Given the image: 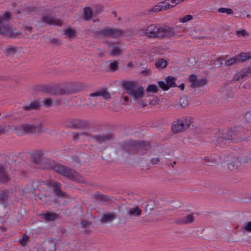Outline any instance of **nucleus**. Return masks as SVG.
<instances>
[{
  "instance_id": "0eeeda50",
  "label": "nucleus",
  "mask_w": 251,
  "mask_h": 251,
  "mask_svg": "<svg viewBox=\"0 0 251 251\" xmlns=\"http://www.w3.org/2000/svg\"><path fill=\"white\" fill-rule=\"evenodd\" d=\"M100 38L111 37L117 38L124 33L122 29L107 27L94 32Z\"/></svg>"
},
{
  "instance_id": "338daca9",
  "label": "nucleus",
  "mask_w": 251,
  "mask_h": 251,
  "mask_svg": "<svg viewBox=\"0 0 251 251\" xmlns=\"http://www.w3.org/2000/svg\"><path fill=\"white\" fill-rule=\"evenodd\" d=\"M12 117V115L9 114H6L4 116H3V118L5 119H9L10 118Z\"/></svg>"
},
{
  "instance_id": "49530a36",
  "label": "nucleus",
  "mask_w": 251,
  "mask_h": 251,
  "mask_svg": "<svg viewBox=\"0 0 251 251\" xmlns=\"http://www.w3.org/2000/svg\"><path fill=\"white\" fill-rule=\"evenodd\" d=\"M32 32V27L31 26H26L25 29V33L26 35L28 38H32L33 37L31 35Z\"/></svg>"
},
{
  "instance_id": "4c0bfd02",
  "label": "nucleus",
  "mask_w": 251,
  "mask_h": 251,
  "mask_svg": "<svg viewBox=\"0 0 251 251\" xmlns=\"http://www.w3.org/2000/svg\"><path fill=\"white\" fill-rule=\"evenodd\" d=\"M236 57H238V60L239 61H245L247 59L251 58V56L250 55V53H246L244 52H241Z\"/></svg>"
},
{
  "instance_id": "a19ab883",
  "label": "nucleus",
  "mask_w": 251,
  "mask_h": 251,
  "mask_svg": "<svg viewBox=\"0 0 251 251\" xmlns=\"http://www.w3.org/2000/svg\"><path fill=\"white\" fill-rule=\"evenodd\" d=\"M158 84L159 87L164 91H167L170 88L167 82L165 83L163 81H159Z\"/></svg>"
},
{
  "instance_id": "774afa93",
  "label": "nucleus",
  "mask_w": 251,
  "mask_h": 251,
  "mask_svg": "<svg viewBox=\"0 0 251 251\" xmlns=\"http://www.w3.org/2000/svg\"><path fill=\"white\" fill-rule=\"evenodd\" d=\"M178 87L180 88V90H183L184 89V84L183 83H182L178 86Z\"/></svg>"
},
{
  "instance_id": "cd10ccee",
  "label": "nucleus",
  "mask_w": 251,
  "mask_h": 251,
  "mask_svg": "<svg viewBox=\"0 0 251 251\" xmlns=\"http://www.w3.org/2000/svg\"><path fill=\"white\" fill-rule=\"evenodd\" d=\"M161 11H163L162 1L158 3L156 5L149 9L148 10V13L151 14V13H156Z\"/></svg>"
},
{
  "instance_id": "680f3d73",
  "label": "nucleus",
  "mask_w": 251,
  "mask_h": 251,
  "mask_svg": "<svg viewBox=\"0 0 251 251\" xmlns=\"http://www.w3.org/2000/svg\"><path fill=\"white\" fill-rule=\"evenodd\" d=\"M80 136L90 137L91 133L88 131H84L79 133Z\"/></svg>"
},
{
  "instance_id": "72a5a7b5",
  "label": "nucleus",
  "mask_w": 251,
  "mask_h": 251,
  "mask_svg": "<svg viewBox=\"0 0 251 251\" xmlns=\"http://www.w3.org/2000/svg\"><path fill=\"white\" fill-rule=\"evenodd\" d=\"M75 30L70 27H67L64 31V34L68 37L70 39L73 38L75 37Z\"/></svg>"
},
{
  "instance_id": "c9c22d12",
  "label": "nucleus",
  "mask_w": 251,
  "mask_h": 251,
  "mask_svg": "<svg viewBox=\"0 0 251 251\" xmlns=\"http://www.w3.org/2000/svg\"><path fill=\"white\" fill-rule=\"evenodd\" d=\"M4 52L7 55H10L16 53V48L12 46H8L4 49Z\"/></svg>"
},
{
  "instance_id": "412c9836",
  "label": "nucleus",
  "mask_w": 251,
  "mask_h": 251,
  "mask_svg": "<svg viewBox=\"0 0 251 251\" xmlns=\"http://www.w3.org/2000/svg\"><path fill=\"white\" fill-rule=\"evenodd\" d=\"M32 125L29 124H23L15 127V130L17 132L23 131L25 134L32 133Z\"/></svg>"
},
{
  "instance_id": "f3484780",
  "label": "nucleus",
  "mask_w": 251,
  "mask_h": 251,
  "mask_svg": "<svg viewBox=\"0 0 251 251\" xmlns=\"http://www.w3.org/2000/svg\"><path fill=\"white\" fill-rule=\"evenodd\" d=\"M113 135L112 133H106L103 134H97L93 135L92 138L99 144H102L113 139Z\"/></svg>"
},
{
  "instance_id": "473e14b6",
  "label": "nucleus",
  "mask_w": 251,
  "mask_h": 251,
  "mask_svg": "<svg viewBox=\"0 0 251 251\" xmlns=\"http://www.w3.org/2000/svg\"><path fill=\"white\" fill-rule=\"evenodd\" d=\"M46 131L45 129L43 128L42 124L37 126L32 125V133H38L44 132Z\"/></svg>"
},
{
  "instance_id": "39448f33",
  "label": "nucleus",
  "mask_w": 251,
  "mask_h": 251,
  "mask_svg": "<svg viewBox=\"0 0 251 251\" xmlns=\"http://www.w3.org/2000/svg\"><path fill=\"white\" fill-rule=\"evenodd\" d=\"M160 24H151L146 27L138 29V33L142 36L149 38L158 39Z\"/></svg>"
},
{
  "instance_id": "6e6d98bb",
  "label": "nucleus",
  "mask_w": 251,
  "mask_h": 251,
  "mask_svg": "<svg viewBox=\"0 0 251 251\" xmlns=\"http://www.w3.org/2000/svg\"><path fill=\"white\" fill-rule=\"evenodd\" d=\"M38 181H35L32 183L31 185V191L33 194H34L35 191L38 189Z\"/></svg>"
},
{
  "instance_id": "37998d69",
  "label": "nucleus",
  "mask_w": 251,
  "mask_h": 251,
  "mask_svg": "<svg viewBox=\"0 0 251 251\" xmlns=\"http://www.w3.org/2000/svg\"><path fill=\"white\" fill-rule=\"evenodd\" d=\"M238 61V57L236 56L235 57H232L228 59V60L226 61L225 66H231L235 63Z\"/></svg>"
},
{
  "instance_id": "f8f14e48",
  "label": "nucleus",
  "mask_w": 251,
  "mask_h": 251,
  "mask_svg": "<svg viewBox=\"0 0 251 251\" xmlns=\"http://www.w3.org/2000/svg\"><path fill=\"white\" fill-rule=\"evenodd\" d=\"M236 134V133L235 131L232 130H228L224 138L220 137L217 140L218 144L223 143L225 140H231L235 142H237L238 141H243L247 138V137L242 138L241 137H239L238 138H234V137Z\"/></svg>"
},
{
  "instance_id": "4be33fe9",
  "label": "nucleus",
  "mask_w": 251,
  "mask_h": 251,
  "mask_svg": "<svg viewBox=\"0 0 251 251\" xmlns=\"http://www.w3.org/2000/svg\"><path fill=\"white\" fill-rule=\"evenodd\" d=\"M42 218L45 221H52L58 218V215L55 212H47L41 214Z\"/></svg>"
},
{
  "instance_id": "5701e85b",
  "label": "nucleus",
  "mask_w": 251,
  "mask_h": 251,
  "mask_svg": "<svg viewBox=\"0 0 251 251\" xmlns=\"http://www.w3.org/2000/svg\"><path fill=\"white\" fill-rule=\"evenodd\" d=\"M194 216L192 214H189L184 218L178 219L176 223L179 224H189L194 221Z\"/></svg>"
},
{
  "instance_id": "bb28decb",
  "label": "nucleus",
  "mask_w": 251,
  "mask_h": 251,
  "mask_svg": "<svg viewBox=\"0 0 251 251\" xmlns=\"http://www.w3.org/2000/svg\"><path fill=\"white\" fill-rule=\"evenodd\" d=\"M9 179L8 176L3 167L0 166V183H4Z\"/></svg>"
},
{
  "instance_id": "c756f323",
  "label": "nucleus",
  "mask_w": 251,
  "mask_h": 251,
  "mask_svg": "<svg viewBox=\"0 0 251 251\" xmlns=\"http://www.w3.org/2000/svg\"><path fill=\"white\" fill-rule=\"evenodd\" d=\"M167 65V62L166 60L163 58L157 59L155 63L156 68L158 69H163L166 67Z\"/></svg>"
},
{
  "instance_id": "052dcab7",
  "label": "nucleus",
  "mask_w": 251,
  "mask_h": 251,
  "mask_svg": "<svg viewBox=\"0 0 251 251\" xmlns=\"http://www.w3.org/2000/svg\"><path fill=\"white\" fill-rule=\"evenodd\" d=\"M151 73V70L150 69L146 68L145 70H142L141 71V74L145 75L147 76L149 75Z\"/></svg>"
},
{
  "instance_id": "2f4dec72",
  "label": "nucleus",
  "mask_w": 251,
  "mask_h": 251,
  "mask_svg": "<svg viewBox=\"0 0 251 251\" xmlns=\"http://www.w3.org/2000/svg\"><path fill=\"white\" fill-rule=\"evenodd\" d=\"M116 44L117 45L112 46V50L110 51V55L112 56L119 55L123 52L122 50L118 46V43H117Z\"/></svg>"
},
{
  "instance_id": "aec40b11",
  "label": "nucleus",
  "mask_w": 251,
  "mask_h": 251,
  "mask_svg": "<svg viewBox=\"0 0 251 251\" xmlns=\"http://www.w3.org/2000/svg\"><path fill=\"white\" fill-rule=\"evenodd\" d=\"M117 218L116 215L113 212H109L104 214L101 218V223H109Z\"/></svg>"
},
{
  "instance_id": "ddd939ff",
  "label": "nucleus",
  "mask_w": 251,
  "mask_h": 251,
  "mask_svg": "<svg viewBox=\"0 0 251 251\" xmlns=\"http://www.w3.org/2000/svg\"><path fill=\"white\" fill-rule=\"evenodd\" d=\"M89 96L91 98L99 97L101 96L104 100H108L111 98V94L107 89H100L94 92L90 93Z\"/></svg>"
},
{
  "instance_id": "a211bd4d",
  "label": "nucleus",
  "mask_w": 251,
  "mask_h": 251,
  "mask_svg": "<svg viewBox=\"0 0 251 251\" xmlns=\"http://www.w3.org/2000/svg\"><path fill=\"white\" fill-rule=\"evenodd\" d=\"M72 127L74 128L80 129H87L90 127V124L89 122L86 121L76 120L72 122Z\"/></svg>"
},
{
  "instance_id": "7ed1b4c3",
  "label": "nucleus",
  "mask_w": 251,
  "mask_h": 251,
  "mask_svg": "<svg viewBox=\"0 0 251 251\" xmlns=\"http://www.w3.org/2000/svg\"><path fill=\"white\" fill-rule=\"evenodd\" d=\"M53 170L56 173L61 174L69 179L79 183H85L83 177L74 169L61 164H55L53 167Z\"/></svg>"
},
{
  "instance_id": "5fc2aeb1",
  "label": "nucleus",
  "mask_w": 251,
  "mask_h": 251,
  "mask_svg": "<svg viewBox=\"0 0 251 251\" xmlns=\"http://www.w3.org/2000/svg\"><path fill=\"white\" fill-rule=\"evenodd\" d=\"M204 160L205 161L206 163L208 165H210L211 164L215 163L216 162V159H213V158H209V157L205 158L204 159Z\"/></svg>"
},
{
  "instance_id": "a18cd8bd",
  "label": "nucleus",
  "mask_w": 251,
  "mask_h": 251,
  "mask_svg": "<svg viewBox=\"0 0 251 251\" xmlns=\"http://www.w3.org/2000/svg\"><path fill=\"white\" fill-rule=\"evenodd\" d=\"M147 92H151L155 93L158 91V87L154 84H151L148 86L146 89Z\"/></svg>"
},
{
  "instance_id": "20e7f679",
  "label": "nucleus",
  "mask_w": 251,
  "mask_h": 251,
  "mask_svg": "<svg viewBox=\"0 0 251 251\" xmlns=\"http://www.w3.org/2000/svg\"><path fill=\"white\" fill-rule=\"evenodd\" d=\"M122 88L135 100L142 98L144 95V88L135 81H127L122 84Z\"/></svg>"
},
{
  "instance_id": "09e8293b",
  "label": "nucleus",
  "mask_w": 251,
  "mask_h": 251,
  "mask_svg": "<svg viewBox=\"0 0 251 251\" xmlns=\"http://www.w3.org/2000/svg\"><path fill=\"white\" fill-rule=\"evenodd\" d=\"M193 19V16L191 15H187L185 16L184 17L180 18L179 21L181 23H186Z\"/></svg>"
},
{
  "instance_id": "c85d7f7f",
  "label": "nucleus",
  "mask_w": 251,
  "mask_h": 251,
  "mask_svg": "<svg viewBox=\"0 0 251 251\" xmlns=\"http://www.w3.org/2000/svg\"><path fill=\"white\" fill-rule=\"evenodd\" d=\"M39 102L37 101H33L30 104L28 105H25L23 108L24 110L29 111L32 109H37L39 108Z\"/></svg>"
},
{
  "instance_id": "bf43d9fd",
  "label": "nucleus",
  "mask_w": 251,
  "mask_h": 251,
  "mask_svg": "<svg viewBox=\"0 0 251 251\" xmlns=\"http://www.w3.org/2000/svg\"><path fill=\"white\" fill-rule=\"evenodd\" d=\"M160 158L159 157H154L152 158L151 160V164L155 165L159 163L160 162Z\"/></svg>"
},
{
  "instance_id": "e2e57ef3",
  "label": "nucleus",
  "mask_w": 251,
  "mask_h": 251,
  "mask_svg": "<svg viewBox=\"0 0 251 251\" xmlns=\"http://www.w3.org/2000/svg\"><path fill=\"white\" fill-rule=\"evenodd\" d=\"M73 138L74 140H78L80 135V133L78 132H73Z\"/></svg>"
},
{
  "instance_id": "f03ea898",
  "label": "nucleus",
  "mask_w": 251,
  "mask_h": 251,
  "mask_svg": "<svg viewBox=\"0 0 251 251\" xmlns=\"http://www.w3.org/2000/svg\"><path fill=\"white\" fill-rule=\"evenodd\" d=\"M12 15L8 11L5 12L0 15V35L8 38H16L17 32H15L13 28L8 24L11 19ZM17 33H18L17 32Z\"/></svg>"
},
{
  "instance_id": "7c9ffc66",
  "label": "nucleus",
  "mask_w": 251,
  "mask_h": 251,
  "mask_svg": "<svg viewBox=\"0 0 251 251\" xmlns=\"http://www.w3.org/2000/svg\"><path fill=\"white\" fill-rule=\"evenodd\" d=\"M93 15V11L90 7H85L83 9V15L86 21L90 20Z\"/></svg>"
},
{
  "instance_id": "a878e982",
  "label": "nucleus",
  "mask_w": 251,
  "mask_h": 251,
  "mask_svg": "<svg viewBox=\"0 0 251 251\" xmlns=\"http://www.w3.org/2000/svg\"><path fill=\"white\" fill-rule=\"evenodd\" d=\"M142 210L138 206H136L134 207L130 208L128 212L129 215L135 217L140 216L142 214Z\"/></svg>"
},
{
  "instance_id": "6e6552de",
  "label": "nucleus",
  "mask_w": 251,
  "mask_h": 251,
  "mask_svg": "<svg viewBox=\"0 0 251 251\" xmlns=\"http://www.w3.org/2000/svg\"><path fill=\"white\" fill-rule=\"evenodd\" d=\"M225 161L227 163V169L231 172L238 170L241 164L240 158L232 154L226 157Z\"/></svg>"
},
{
  "instance_id": "4468645a",
  "label": "nucleus",
  "mask_w": 251,
  "mask_h": 251,
  "mask_svg": "<svg viewBox=\"0 0 251 251\" xmlns=\"http://www.w3.org/2000/svg\"><path fill=\"white\" fill-rule=\"evenodd\" d=\"M42 21L49 25H62V21L52 16L51 14H44L41 18Z\"/></svg>"
},
{
  "instance_id": "1a4fd4ad",
  "label": "nucleus",
  "mask_w": 251,
  "mask_h": 251,
  "mask_svg": "<svg viewBox=\"0 0 251 251\" xmlns=\"http://www.w3.org/2000/svg\"><path fill=\"white\" fill-rule=\"evenodd\" d=\"M176 35V32L174 27L160 25L159 38L160 39H169Z\"/></svg>"
},
{
  "instance_id": "3c124183",
  "label": "nucleus",
  "mask_w": 251,
  "mask_h": 251,
  "mask_svg": "<svg viewBox=\"0 0 251 251\" xmlns=\"http://www.w3.org/2000/svg\"><path fill=\"white\" fill-rule=\"evenodd\" d=\"M43 103L44 105L47 107H50L52 105L53 101L51 99L47 98L45 99L43 101Z\"/></svg>"
},
{
  "instance_id": "603ef678",
  "label": "nucleus",
  "mask_w": 251,
  "mask_h": 251,
  "mask_svg": "<svg viewBox=\"0 0 251 251\" xmlns=\"http://www.w3.org/2000/svg\"><path fill=\"white\" fill-rule=\"evenodd\" d=\"M162 2L163 11L167 10L171 8L170 5V2H168V0L162 1Z\"/></svg>"
},
{
  "instance_id": "c03bdc74",
  "label": "nucleus",
  "mask_w": 251,
  "mask_h": 251,
  "mask_svg": "<svg viewBox=\"0 0 251 251\" xmlns=\"http://www.w3.org/2000/svg\"><path fill=\"white\" fill-rule=\"evenodd\" d=\"M242 230L251 232V221L248 222L242 226Z\"/></svg>"
},
{
  "instance_id": "de8ad7c7",
  "label": "nucleus",
  "mask_w": 251,
  "mask_h": 251,
  "mask_svg": "<svg viewBox=\"0 0 251 251\" xmlns=\"http://www.w3.org/2000/svg\"><path fill=\"white\" fill-rule=\"evenodd\" d=\"M46 249L48 251H55V244L52 242H48L46 244Z\"/></svg>"
},
{
  "instance_id": "58836bf2",
  "label": "nucleus",
  "mask_w": 251,
  "mask_h": 251,
  "mask_svg": "<svg viewBox=\"0 0 251 251\" xmlns=\"http://www.w3.org/2000/svg\"><path fill=\"white\" fill-rule=\"evenodd\" d=\"M9 198V196L8 195V191L7 190L4 191L0 195V202H3L7 200H8Z\"/></svg>"
},
{
  "instance_id": "69168bd1",
  "label": "nucleus",
  "mask_w": 251,
  "mask_h": 251,
  "mask_svg": "<svg viewBox=\"0 0 251 251\" xmlns=\"http://www.w3.org/2000/svg\"><path fill=\"white\" fill-rule=\"evenodd\" d=\"M5 126H0V135H2L5 133Z\"/></svg>"
},
{
  "instance_id": "6ab92c4d",
  "label": "nucleus",
  "mask_w": 251,
  "mask_h": 251,
  "mask_svg": "<svg viewBox=\"0 0 251 251\" xmlns=\"http://www.w3.org/2000/svg\"><path fill=\"white\" fill-rule=\"evenodd\" d=\"M33 161L37 164L43 163L45 161V152L42 151H38L33 154Z\"/></svg>"
},
{
  "instance_id": "8fccbe9b",
  "label": "nucleus",
  "mask_w": 251,
  "mask_h": 251,
  "mask_svg": "<svg viewBox=\"0 0 251 251\" xmlns=\"http://www.w3.org/2000/svg\"><path fill=\"white\" fill-rule=\"evenodd\" d=\"M235 34L236 35L238 36H247L249 35V33L245 29H243L241 30H237L235 32Z\"/></svg>"
},
{
  "instance_id": "393cba45",
  "label": "nucleus",
  "mask_w": 251,
  "mask_h": 251,
  "mask_svg": "<svg viewBox=\"0 0 251 251\" xmlns=\"http://www.w3.org/2000/svg\"><path fill=\"white\" fill-rule=\"evenodd\" d=\"M94 197L97 200L100 201L107 202L111 200L109 196L103 195L99 192H97L95 194H94Z\"/></svg>"
},
{
  "instance_id": "864d4df0",
  "label": "nucleus",
  "mask_w": 251,
  "mask_h": 251,
  "mask_svg": "<svg viewBox=\"0 0 251 251\" xmlns=\"http://www.w3.org/2000/svg\"><path fill=\"white\" fill-rule=\"evenodd\" d=\"M92 224V222L87 221H82L81 223V226L83 228H85L88 226H90Z\"/></svg>"
},
{
  "instance_id": "9d476101",
  "label": "nucleus",
  "mask_w": 251,
  "mask_h": 251,
  "mask_svg": "<svg viewBox=\"0 0 251 251\" xmlns=\"http://www.w3.org/2000/svg\"><path fill=\"white\" fill-rule=\"evenodd\" d=\"M65 84L69 95L81 91L85 88V84L80 82H71Z\"/></svg>"
},
{
  "instance_id": "dca6fc26",
  "label": "nucleus",
  "mask_w": 251,
  "mask_h": 251,
  "mask_svg": "<svg viewBox=\"0 0 251 251\" xmlns=\"http://www.w3.org/2000/svg\"><path fill=\"white\" fill-rule=\"evenodd\" d=\"M46 92L50 95L56 96L64 95L62 84L48 87L46 88Z\"/></svg>"
},
{
  "instance_id": "9b49d317",
  "label": "nucleus",
  "mask_w": 251,
  "mask_h": 251,
  "mask_svg": "<svg viewBox=\"0 0 251 251\" xmlns=\"http://www.w3.org/2000/svg\"><path fill=\"white\" fill-rule=\"evenodd\" d=\"M188 80L191 83L190 87L192 88L203 87L208 81L207 79L205 78L198 79L197 75L194 74L191 75L188 78Z\"/></svg>"
},
{
  "instance_id": "79ce46f5",
  "label": "nucleus",
  "mask_w": 251,
  "mask_h": 251,
  "mask_svg": "<svg viewBox=\"0 0 251 251\" xmlns=\"http://www.w3.org/2000/svg\"><path fill=\"white\" fill-rule=\"evenodd\" d=\"M218 12L220 13H226L228 15H231L233 13V10L230 8L220 7L218 9Z\"/></svg>"
},
{
  "instance_id": "ea45409f",
  "label": "nucleus",
  "mask_w": 251,
  "mask_h": 251,
  "mask_svg": "<svg viewBox=\"0 0 251 251\" xmlns=\"http://www.w3.org/2000/svg\"><path fill=\"white\" fill-rule=\"evenodd\" d=\"M28 239L29 236L27 234H24L23 235L22 239L19 240L20 245L23 247L27 245Z\"/></svg>"
},
{
  "instance_id": "f257e3e1",
  "label": "nucleus",
  "mask_w": 251,
  "mask_h": 251,
  "mask_svg": "<svg viewBox=\"0 0 251 251\" xmlns=\"http://www.w3.org/2000/svg\"><path fill=\"white\" fill-rule=\"evenodd\" d=\"M150 148L151 145L149 142L128 140L120 145L119 148L116 151V153L120 156L127 158L129 155L137 152L143 153Z\"/></svg>"
},
{
  "instance_id": "423d86ee",
  "label": "nucleus",
  "mask_w": 251,
  "mask_h": 251,
  "mask_svg": "<svg viewBox=\"0 0 251 251\" xmlns=\"http://www.w3.org/2000/svg\"><path fill=\"white\" fill-rule=\"evenodd\" d=\"M193 123V119L191 117H186L175 121L172 126V130L174 133L183 132L190 127Z\"/></svg>"
},
{
  "instance_id": "e433bc0d",
  "label": "nucleus",
  "mask_w": 251,
  "mask_h": 251,
  "mask_svg": "<svg viewBox=\"0 0 251 251\" xmlns=\"http://www.w3.org/2000/svg\"><path fill=\"white\" fill-rule=\"evenodd\" d=\"M176 78L172 76H169L166 77V81L170 86V87H175L176 86L175 83Z\"/></svg>"
},
{
  "instance_id": "f704fd0d",
  "label": "nucleus",
  "mask_w": 251,
  "mask_h": 251,
  "mask_svg": "<svg viewBox=\"0 0 251 251\" xmlns=\"http://www.w3.org/2000/svg\"><path fill=\"white\" fill-rule=\"evenodd\" d=\"M119 63L117 60H113L109 63V69L112 72H115L118 70Z\"/></svg>"
},
{
  "instance_id": "0e129e2a",
  "label": "nucleus",
  "mask_w": 251,
  "mask_h": 251,
  "mask_svg": "<svg viewBox=\"0 0 251 251\" xmlns=\"http://www.w3.org/2000/svg\"><path fill=\"white\" fill-rule=\"evenodd\" d=\"M62 88L63 89V93L64 95H69V93L68 92L66 86H65V84H62Z\"/></svg>"
},
{
  "instance_id": "2eb2a0df",
  "label": "nucleus",
  "mask_w": 251,
  "mask_h": 251,
  "mask_svg": "<svg viewBox=\"0 0 251 251\" xmlns=\"http://www.w3.org/2000/svg\"><path fill=\"white\" fill-rule=\"evenodd\" d=\"M250 74H251V66L243 68L239 71L234 75L233 80L234 81H239L248 76Z\"/></svg>"
},
{
  "instance_id": "b1692460",
  "label": "nucleus",
  "mask_w": 251,
  "mask_h": 251,
  "mask_svg": "<svg viewBox=\"0 0 251 251\" xmlns=\"http://www.w3.org/2000/svg\"><path fill=\"white\" fill-rule=\"evenodd\" d=\"M54 187V192L56 196L59 197H66V194L60 189L61 184L59 183L54 182L52 184Z\"/></svg>"
},
{
  "instance_id": "13d9d810",
  "label": "nucleus",
  "mask_w": 251,
  "mask_h": 251,
  "mask_svg": "<svg viewBox=\"0 0 251 251\" xmlns=\"http://www.w3.org/2000/svg\"><path fill=\"white\" fill-rule=\"evenodd\" d=\"M137 101L138 104L139 105L142 107H144L147 106L148 104L147 102L146 101H144L143 100H136Z\"/></svg>"
},
{
  "instance_id": "4d7b16f0",
  "label": "nucleus",
  "mask_w": 251,
  "mask_h": 251,
  "mask_svg": "<svg viewBox=\"0 0 251 251\" xmlns=\"http://www.w3.org/2000/svg\"><path fill=\"white\" fill-rule=\"evenodd\" d=\"M180 106L182 107H185V106H186L187 105L188 102L184 99H180Z\"/></svg>"
}]
</instances>
